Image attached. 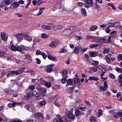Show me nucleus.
I'll return each instance as SVG.
<instances>
[{
  "label": "nucleus",
  "instance_id": "f257e3e1",
  "mask_svg": "<svg viewBox=\"0 0 122 122\" xmlns=\"http://www.w3.org/2000/svg\"><path fill=\"white\" fill-rule=\"evenodd\" d=\"M25 33L21 32L17 34H15L14 36L16 37L19 42H20L24 39Z\"/></svg>",
  "mask_w": 122,
  "mask_h": 122
},
{
  "label": "nucleus",
  "instance_id": "f03ea898",
  "mask_svg": "<svg viewBox=\"0 0 122 122\" xmlns=\"http://www.w3.org/2000/svg\"><path fill=\"white\" fill-rule=\"evenodd\" d=\"M25 58L24 59H26L27 60L25 61V63L27 64L30 63L32 61V58L31 56L29 54H26L24 55Z\"/></svg>",
  "mask_w": 122,
  "mask_h": 122
},
{
  "label": "nucleus",
  "instance_id": "7ed1b4c3",
  "mask_svg": "<svg viewBox=\"0 0 122 122\" xmlns=\"http://www.w3.org/2000/svg\"><path fill=\"white\" fill-rule=\"evenodd\" d=\"M19 51L22 54H24L25 52L23 51V50L26 51L29 49V48L24 46L22 45H20L19 46L18 48Z\"/></svg>",
  "mask_w": 122,
  "mask_h": 122
},
{
  "label": "nucleus",
  "instance_id": "20e7f679",
  "mask_svg": "<svg viewBox=\"0 0 122 122\" xmlns=\"http://www.w3.org/2000/svg\"><path fill=\"white\" fill-rule=\"evenodd\" d=\"M23 71L24 70L23 69H20L15 71H11V73L13 74H15L17 75L20 74L21 72H23Z\"/></svg>",
  "mask_w": 122,
  "mask_h": 122
},
{
  "label": "nucleus",
  "instance_id": "39448f33",
  "mask_svg": "<svg viewBox=\"0 0 122 122\" xmlns=\"http://www.w3.org/2000/svg\"><path fill=\"white\" fill-rule=\"evenodd\" d=\"M37 93L36 92V94H35L32 91L31 92H27L25 98L28 100L29 99L30 97L33 95H35L36 94H37Z\"/></svg>",
  "mask_w": 122,
  "mask_h": 122
},
{
  "label": "nucleus",
  "instance_id": "423d86ee",
  "mask_svg": "<svg viewBox=\"0 0 122 122\" xmlns=\"http://www.w3.org/2000/svg\"><path fill=\"white\" fill-rule=\"evenodd\" d=\"M26 108L29 111H32L34 109V106L32 104L27 105L26 106Z\"/></svg>",
  "mask_w": 122,
  "mask_h": 122
},
{
  "label": "nucleus",
  "instance_id": "0eeeda50",
  "mask_svg": "<svg viewBox=\"0 0 122 122\" xmlns=\"http://www.w3.org/2000/svg\"><path fill=\"white\" fill-rule=\"evenodd\" d=\"M32 38L30 36L27 34L25 33L24 39L30 42L32 40Z\"/></svg>",
  "mask_w": 122,
  "mask_h": 122
},
{
  "label": "nucleus",
  "instance_id": "6e6552de",
  "mask_svg": "<svg viewBox=\"0 0 122 122\" xmlns=\"http://www.w3.org/2000/svg\"><path fill=\"white\" fill-rule=\"evenodd\" d=\"M69 113L68 116L69 118L71 119H73L75 117V115L73 114V111L71 110L68 112Z\"/></svg>",
  "mask_w": 122,
  "mask_h": 122
},
{
  "label": "nucleus",
  "instance_id": "1a4fd4ad",
  "mask_svg": "<svg viewBox=\"0 0 122 122\" xmlns=\"http://www.w3.org/2000/svg\"><path fill=\"white\" fill-rule=\"evenodd\" d=\"M35 117H36L38 118L39 119H40L43 118V116L41 113H37L35 114Z\"/></svg>",
  "mask_w": 122,
  "mask_h": 122
},
{
  "label": "nucleus",
  "instance_id": "9d476101",
  "mask_svg": "<svg viewBox=\"0 0 122 122\" xmlns=\"http://www.w3.org/2000/svg\"><path fill=\"white\" fill-rule=\"evenodd\" d=\"M98 54V53L96 52L91 51L90 52V57H95Z\"/></svg>",
  "mask_w": 122,
  "mask_h": 122
},
{
  "label": "nucleus",
  "instance_id": "9b49d317",
  "mask_svg": "<svg viewBox=\"0 0 122 122\" xmlns=\"http://www.w3.org/2000/svg\"><path fill=\"white\" fill-rule=\"evenodd\" d=\"M48 59L52 61H54L55 60H57L56 57L54 56L53 57L50 55H48Z\"/></svg>",
  "mask_w": 122,
  "mask_h": 122
},
{
  "label": "nucleus",
  "instance_id": "f8f14e48",
  "mask_svg": "<svg viewBox=\"0 0 122 122\" xmlns=\"http://www.w3.org/2000/svg\"><path fill=\"white\" fill-rule=\"evenodd\" d=\"M38 89V90L41 93L43 92H46V90L42 87L36 88Z\"/></svg>",
  "mask_w": 122,
  "mask_h": 122
},
{
  "label": "nucleus",
  "instance_id": "ddd939ff",
  "mask_svg": "<svg viewBox=\"0 0 122 122\" xmlns=\"http://www.w3.org/2000/svg\"><path fill=\"white\" fill-rule=\"evenodd\" d=\"M19 47V46H11L10 48L13 51H19V50H18V47Z\"/></svg>",
  "mask_w": 122,
  "mask_h": 122
},
{
  "label": "nucleus",
  "instance_id": "4468645a",
  "mask_svg": "<svg viewBox=\"0 0 122 122\" xmlns=\"http://www.w3.org/2000/svg\"><path fill=\"white\" fill-rule=\"evenodd\" d=\"M57 44V43L56 41L52 42L50 45V47H54L56 46Z\"/></svg>",
  "mask_w": 122,
  "mask_h": 122
},
{
  "label": "nucleus",
  "instance_id": "2eb2a0df",
  "mask_svg": "<svg viewBox=\"0 0 122 122\" xmlns=\"http://www.w3.org/2000/svg\"><path fill=\"white\" fill-rule=\"evenodd\" d=\"M73 81L71 79H68L67 81L66 86H67L71 85V84H72Z\"/></svg>",
  "mask_w": 122,
  "mask_h": 122
},
{
  "label": "nucleus",
  "instance_id": "dca6fc26",
  "mask_svg": "<svg viewBox=\"0 0 122 122\" xmlns=\"http://www.w3.org/2000/svg\"><path fill=\"white\" fill-rule=\"evenodd\" d=\"M45 9V8L44 7H41L39 9V13L37 14L36 15H39L41 14L42 12V11L44 10Z\"/></svg>",
  "mask_w": 122,
  "mask_h": 122
},
{
  "label": "nucleus",
  "instance_id": "f3484780",
  "mask_svg": "<svg viewBox=\"0 0 122 122\" xmlns=\"http://www.w3.org/2000/svg\"><path fill=\"white\" fill-rule=\"evenodd\" d=\"M4 91L7 94L9 95L11 94L12 92V90L11 89H5Z\"/></svg>",
  "mask_w": 122,
  "mask_h": 122
},
{
  "label": "nucleus",
  "instance_id": "a211bd4d",
  "mask_svg": "<svg viewBox=\"0 0 122 122\" xmlns=\"http://www.w3.org/2000/svg\"><path fill=\"white\" fill-rule=\"evenodd\" d=\"M81 13L83 15L85 16H86L87 13L86 10L84 8H82L81 9Z\"/></svg>",
  "mask_w": 122,
  "mask_h": 122
},
{
  "label": "nucleus",
  "instance_id": "6ab92c4d",
  "mask_svg": "<svg viewBox=\"0 0 122 122\" xmlns=\"http://www.w3.org/2000/svg\"><path fill=\"white\" fill-rule=\"evenodd\" d=\"M109 48H105L103 49L102 52L104 54H107L109 52Z\"/></svg>",
  "mask_w": 122,
  "mask_h": 122
},
{
  "label": "nucleus",
  "instance_id": "aec40b11",
  "mask_svg": "<svg viewBox=\"0 0 122 122\" xmlns=\"http://www.w3.org/2000/svg\"><path fill=\"white\" fill-rule=\"evenodd\" d=\"M121 93L120 92H118L117 94V98H119L118 99L120 100H122V97H121Z\"/></svg>",
  "mask_w": 122,
  "mask_h": 122
},
{
  "label": "nucleus",
  "instance_id": "412c9836",
  "mask_svg": "<svg viewBox=\"0 0 122 122\" xmlns=\"http://www.w3.org/2000/svg\"><path fill=\"white\" fill-rule=\"evenodd\" d=\"M97 28V26L96 25L92 26L90 28L91 31H92L95 30Z\"/></svg>",
  "mask_w": 122,
  "mask_h": 122
},
{
  "label": "nucleus",
  "instance_id": "4be33fe9",
  "mask_svg": "<svg viewBox=\"0 0 122 122\" xmlns=\"http://www.w3.org/2000/svg\"><path fill=\"white\" fill-rule=\"evenodd\" d=\"M6 55L5 52L3 51H0V56L2 57L3 56H6Z\"/></svg>",
  "mask_w": 122,
  "mask_h": 122
},
{
  "label": "nucleus",
  "instance_id": "5701e85b",
  "mask_svg": "<svg viewBox=\"0 0 122 122\" xmlns=\"http://www.w3.org/2000/svg\"><path fill=\"white\" fill-rule=\"evenodd\" d=\"M42 28L46 30H50L51 29V27L50 26H47L46 25H43L42 26Z\"/></svg>",
  "mask_w": 122,
  "mask_h": 122
},
{
  "label": "nucleus",
  "instance_id": "b1692460",
  "mask_svg": "<svg viewBox=\"0 0 122 122\" xmlns=\"http://www.w3.org/2000/svg\"><path fill=\"white\" fill-rule=\"evenodd\" d=\"M98 78L94 76L89 77V80L91 81L92 80H93L95 81H97L98 80Z\"/></svg>",
  "mask_w": 122,
  "mask_h": 122
},
{
  "label": "nucleus",
  "instance_id": "393cba45",
  "mask_svg": "<svg viewBox=\"0 0 122 122\" xmlns=\"http://www.w3.org/2000/svg\"><path fill=\"white\" fill-rule=\"evenodd\" d=\"M79 50L78 48L77 47H75L74 49V52L76 54H78L79 53Z\"/></svg>",
  "mask_w": 122,
  "mask_h": 122
},
{
  "label": "nucleus",
  "instance_id": "a878e982",
  "mask_svg": "<svg viewBox=\"0 0 122 122\" xmlns=\"http://www.w3.org/2000/svg\"><path fill=\"white\" fill-rule=\"evenodd\" d=\"M99 45L97 44H90L89 46L90 48H93L94 47H96L99 46Z\"/></svg>",
  "mask_w": 122,
  "mask_h": 122
},
{
  "label": "nucleus",
  "instance_id": "bb28decb",
  "mask_svg": "<svg viewBox=\"0 0 122 122\" xmlns=\"http://www.w3.org/2000/svg\"><path fill=\"white\" fill-rule=\"evenodd\" d=\"M53 70V69L51 67H48V68H47L46 70V71L48 73H50L51 71H52Z\"/></svg>",
  "mask_w": 122,
  "mask_h": 122
},
{
  "label": "nucleus",
  "instance_id": "cd10ccee",
  "mask_svg": "<svg viewBox=\"0 0 122 122\" xmlns=\"http://www.w3.org/2000/svg\"><path fill=\"white\" fill-rule=\"evenodd\" d=\"M45 85L47 87H49L51 86V83L47 81L45 82Z\"/></svg>",
  "mask_w": 122,
  "mask_h": 122
},
{
  "label": "nucleus",
  "instance_id": "c85d7f7f",
  "mask_svg": "<svg viewBox=\"0 0 122 122\" xmlns=\"http://www.w3.org/2000/svg\"><path fill=\"white\" fill-rule=\"evenodd\" d=\"M75 113L76 116H79L81 113L78 110H75Z\"/></svg>",
  "mask_w": 122,
  "mask_h": 122
},
{
  "label": "nucleus",
  "instance_id": "c756f323",
  "mask_svg": "<svg viewBox=\"0 0 122 122\" xmlns=\"http://www.w3.org/2000/svg\"><path fill=\"white\" fill-rule=\"evenodd\" d=\"M103 112V111L101 109L99 110L98 112V116L100 117L101 116Z\"/></svg>",
  "mask_w": 122,
  "mask_h": 122
},
{
  "label": "nucleus",
  "instance_id": "7c9ffc66",
  "mask_svg": "<svg viewBox=\"0 0 122 122\" xmlns=\"http://www.w3.org/2000/svg\"><path fill=\"white\" fill-rule=\"evenodd\" d=\"M107 89L104 87L100 86L99 87L100 90L102 91H104L106 90Z\"/></svg>",
  "mask_w": 122,
  "mask_h": 122
},
{
  "label": "nucleus",
  "instance_id": "2f4dec72",
  "mask_svg": "<svg viewBox=\"0 0 122 122\" xmlns=\"http://www.w3.org/2000/svg\"><path fill=\"white\" fill-rule=\"evenodd\" d=\"M115 69L116 71L118 72L121 73L122 72V68L116 67Z\"/></svg>",
  "mask_w": 122,
  "mask_h": 122
},
{
  "label": "nucleus",
  "instance_id": "473e14b6",
  "mask_svg": "<svg viewBox=\"0 0 122 122\" xmlns=\"http://www.w3.org/2000/svg\"><path fill=\"white\" fill-rule=\"evenodd\" d=\"M105 59L107 62L108 63H111L110 59L107 55L105 57Z\"/></svg>",
  "mask_w": 122,
  "mask_h": 122
},
{
  "label": "nucleus",
  "instance_id": "72a5a7b5",
  "mask_svg": "<svg viewBox=\"0 0 122 122\" xmlns=\"http://www.w3.org/2000/svg\"><path fill=\"white\" fill-rule=\"evenodd\" d=\"M41 36L42 38H47L49 36L48 35H46L45 33L42 34L41 35Z\"/></svg>",
  "mask_w": 122,
  "mask_h": 122
},
{
  "label": "nucleus",
  "instance_id": "f704fd0d",
  "mask_svg": "<svg viewBox=\"0 0 122 122\" xmlns=\"http://www.w3.org/2000/svg\"><path fill=\"white\" fill-rule=\"evenodd\" d=\"M93 0H86V3L88 4H91L93 3Z\"/></svg>",
  "mask_w": 122,
  "mask_h": 122
},
{
  "label": "nucleus",
  "instance_id": "c9c22d12",
  "mask_svg": "<svg viewBox=\"0 0 122 122\" xmlns=\"http://www.w3.org/2000/svg\"><path fill=\"white\" fill-rule=\"evenodd\" d=\"M119 79H118L119 82H122V73L119 76Z\"/></svg>",
  "mask_w": 122,
  "mask_h": 122
},
{
  "label": "nucleus",
  "instance_id": "e433bc0d",
  "mask_svg": "<svg viewBox=\"0 0 122 122\" xmlns=\"http://www.w3.org/2000/svg\"><path fill=\"white\" fill-rule=\"evenodd\" d=\"M90 69L91 70L94 72L97 71L98 70L97 68V67H90Z\"/></svg>",
  "mask_w": 122,
  "mask_h": 122
},
{
  "label": "nucleus",
  "instance_id": "4c0bfd02",
  "mask_svg": "<svg viewBox=\"0 0 122 122\" xmlns=\"http://www.w3.org/2000/svg\"><path fill=\"white\" fill-rule=\"evenodd\" d=\"M31 2L30 0H29L27 1V3L26 5L25 6V8L26 9L28 8L29 7V6L30 4V3Z\"/></svg>",
  "mask_w": 122,
  "mask_h": 122
},
{
  "label": "nucleus",
  "instance_id": "58836bf2",
  "mask_svg": "<svg viewBox=\"0 0 122 122\" xmlns=\"http://www.w3.org/2000/svg\"><path fill=\"white\" fill-rule=\"evenodd\" d=\"M107 25H108L109 27H112L114 26V23H108L107 24Z\"/></svg>",
  "mask_w": 122,
  "mask_h": 122
},
{
  "label": "nucleus",
  "instance_id": "ea45409f",
  "mask_svg": "<svg viewBox=\"0 0 122 122\" xmlns=\"http://www.w3.org/2000/svg\"><path fill=\"white\" fill-rule=\"evenodd\" d=\"M90 121L91 122H94L95 121V119L94 117L91 116L90 117Z\"/></svg>",
  "mask_w": 122,
  "mask_h": 122
},
{
  "label": "nucleus",
  "instance_id": "a19ab883",
  "mask_svg": "<svg viewBox=\"0 0 122 122\" xmlns=\"http://www.w3.org/2000/svg\"><path fill=\"white\" fill-rule=\"evenodd\" d=\"M67 51V50L65 49H62L60 51V52L61 53H63L64 52H66Z\"/></svg>",
  "mask_w": 122,
  "mask_h": 122
},
{
  "label": "nucleus",
  "instance_id": "79ce46f5",
  "mask_svg": "<svg viewBox=\"0 0 122 122\" xmlns=\"http://www.w3.org/2000/svg\"><path fill=\"white\" fill-rule=\"evenodd\" d=\"M86 38L87 39H92L93 38L96 39V37H93L91 36H86Z\"/></svg>",
  "mask_w": 122,
  "mask_h": 122
},
{
  "label": "nucleus",
  "instance_id": "37998d69",
  "mask_svg": "<svg viewBox=\"0 0 122 122\" xmlns=\"http://www.w3.org/2000/svg\"><path fill=\"white\" fill-rule=\"evenodd\" d=\"M4 1L5 4L6 5H8L10 4V0H4Z\"/></svg>",
  "mask_w": 122,
  "mask_h": 122
},
{
  "label": "nucleus",
  "instance_id": "c03bdc74",
  "mask_svg": "<svg viewBox=\"0 0 122 122\" xmlns=\"http://www.w3.org/2000/svg\"><path fill=\"white\" fill-rule=\"evenodd\" d=\"M39 103L41 106H42L43 105H45L46 103V102L45 101H42L40 102H39Z\"/></svg>",
  "mask_w": 122,
  "mask_h": 122
},
{
  "label": "nucleus",
  "instance_id": "a18cd8bd",
  "mask_svg": "<svg viewBox=\"0 0 122 122\" xmlns=\"http://www.w3.org/2000/svg\"><path fill=\"white\" fill-rule=\"evenodd\" d=\"M29 89L31 90H33L35 88V86L33 85H31L29 86Z\"/></svg>",
  "mask_w": 122,
  "mask_h": 122
},
{
  "label": "nucleus",
  "instance_id": "49530a36",
  "mask_svg": "<svg viewBox=\"0 0 122 122\" xmlns=\"http://www.w3.org/2000/svg\"><path fill=\"white\" fill-rule=\"evenodd\" d=\"M114 24V26L117 27L120 24L119 22L117 21L113 23Z\"/></svg>",
  "mask_w": 122,
  "mask_h": 122
},
{
  "label": "nucleus",
  "instance_id": "de8ad7c7",
  "mask_svg": "<svg viewBox=\"0 0 122 122\" xmlns=\"http://www.w3.org/2000/svg\"><path fill=\"white\" fill-rule=\"evenodd\" d=\"M87 48H81V52L82 53L86 51Z\"/></svg>",
  "mask_w": 122,
  "mask_h": 122
},
{
  "label": "nucleus",
  "instance_id": "09e8293b",
  "mask_svg": "<svg viewBox=\"0 0 122 122\" xmlns=\"http://www.w3.org/2000/svg\"><path fill=\"white\" fill-rule=\"evenodd\" d=\"M99 62L97 61H93L92 64L94 66H96V65L98 64Z\"/></svg>",
  "mask_w": 122,
  "mask_h": 122
},
{
  "label": "nucleus",
  "instance_id": "8fccbe9b",
  "mask_svg": "<svg viewBox=\"0 0 122 122\" xmlns=\"http://www.w3.org/2000/svg\"><path fill=\"white\" fill-rule=\"evenodd\" d=\"M109 76L111 78L113 79H115V76L112 73H110L109 74Z\"/></svg>",
  "mask_w": 122,
  "mask_h": 122
},
{
  "label": "nucleus",
  "instance_id": "3c124183",
  "mask_svg": "<svg viewBox=\"0 0 122 122\" xmlns=\"http://www.w3.org/2000/svg\"><path fill=\"white\" fill-rule=\"evenodd\" d=\"M103 85L104 87L107 89L108 87V85L107 84V82L106 81H104L103 82Z\"/></svg>",
  "mask_w": 122,
  "mask_h": 122
},
{
  "label": "nucleus",
  "instance_id": "603ef678",
  "mask_svg": "<svg viewBox=\"0 0 122 122\" xmlns=\"http://www.w3.org/2000/svg\"><path fill=\"white\" fill-rule=\"evenodd\" d=\"M77 5L79 7H82L84 5V4L83 3L79 2H77Z\"/></svg>",
  "mask_w": 122,
  "mask_h": 122
},
{
  "label": "nucleus",
  "instance_id": "864d4df0",
  "mask_svg": "<svg viewBox=\"0 0 122 122\" xmlns=\"http://www.w3.org/2000/svg\"><path fill=\"white\" fill-rule=\"evenodd\" d=\"M19 4L17 2H16L14 3L13 6L15 8L17 7L19 5Z\"/></svg>",
  "mask_w": 122,
  "mask_h": 122
},
{
  "label": "nucleus",
  "instance_id": "5fc2aeb1",
  "mask_svg": "<svg viewBox=\"0 0 122 122\" xmlns=\"http://www.w3.org/2000/svg\"><path fill=\"white\" fill-rule=\"evenodd\" d=\"M62 73L64 75H65L68 72L66 70H63L62 71Z\"/></svg>",
  "mask_w": 122,
  "mask_h": 122
},
{
  "label": "nucleus",
  "instance_id": "6e6d98bb",
  "mask_svg": "<svg viewBox=\"0 0 122 122\" xmlns=\"http://www.w3.org/2000/svg\"><path fill=\"white\" fill-rule=\"evenodd\" d=\"M62 28V25H56V30H59V29H61Z\"/></svg>",
  "mask_w": 122,
  "mask_h": 122
},
{
  "label": "nucleus",
  "instance_id": "4d7b16f0",
  "mask_svg": "<svg viewBox=\"0 0 122 122\" xmlns=\"http://www.w3.org/2000/svg\"><path fill=\"white\" fill-rule=\"evenodd\" d=\"M54 104L56 106L58 107L60 106V104L58 103L57 101H55L54 102Z\"/></svg>",
  "mask_w": 122,
  "mask_h": 122
},
{
  "label": "nucleus",
  "instance_id": "13d9d810",
  "mask_svg": "<svg viewBox=\"0 0 122 122\" xmlns=\"http://www.w3.org/2000/svg\"><path fill=\"white\" fill-rule=\"evenodd\" d=\"M41 55L42 56L43 58L44 59H46L47 57V55H46L43 52H42Z\"/></svg>",
  "mask_w": 122,
  "mask_h": 122
},
{
  "label": "nucleus",
  "instance_id": "bf43d9fd",
  "mask_svg": "<svg viewBox=\"0 0 122 122\" xmlns=\"http://www.w3.org/2000/svg\"><path fill=\"white\" fill-rule=\"evenodd\" d=\"M57 119H58L59 122H63V121L62 120L61 117L60 116H58V117H57Z\"/></svg>",
  "mask_w": 122,
  "mask_h": 122
},
{
  "label": "nucleus",
  "instance_id": "052dcab7",
  "mask_svg": "<svg viewBox=\"0 0 122 122\" xmlns=\"http://www.w3.org/2000/svg\"><path fill=\"white\" fill-rule=\"evenodd\" d=\"M5 36V34L4 32H2L1 33V37L2 38H4Z\"/></svg>",
  "mask_w": 122,
  "mask_h": 122
},
{
  "label": "nucleus",
  "instance_id": "680f3d73",
  "mask_svg": "<svg viewBox=\"0 0 122 122\" xmlns=\"http://www.w3.org/2000/svg\"><path fill=\"white\" fill-rule=\"evenodd\" d=\"M36 54L37 55H41L42 52L39 50H37L36 51Z\"/></svg>",
  "mask_w": 122,
  "mask_h": 122
},
{
  "label": "nucleus",
  "instance_id": "e2e57ef3",
  "mask_svg": "<svg viewBox=\"0 0 122 122\" xmlns=\"http://www.w3.org/2000/svg\"><path fill=\"white\" fill-rule=\"evenodd\" d=\"M51 25H51V26H51V27L52 28V29L54 30H56V25H53L52 24Z\"/></svg>",
  "mask_w": 122,
  "mask_h": 122
},
{
  "label": "nucleus",
  "instance_id": "0e129e2a",
  "mask_svg": "<svg viewBox=\"0 0 122 122\" xmlns=\"http://www.w3.org/2000/svg\"><path fill=\"white\" fill-rule=\"evenodd\" d=\"M105 31L107 33H109L111 31V30L109 29V27H107L106 28Z\"/></svg>",
  "mask_w": 122,
  "mask_h": 122
},
{
  "label": "nucleus",
  "instance_id": "69168bd1",
  "mask_svg": "<svg viewBox=\"0 0 122 122\" xmlns=\"http://www.w3.org/2000/svg\"><path fill=\"white\" fill-rule=\"evenodd\" d=\"M66 81V79L65 78H63L62 79L61 82L63 83H65Z\"/></svg>",
  "mask_w": 122,
  "mask_h": 122
},
{
  "label": "nucleus",
  "instance_id": "338daca9",
  "mask_svg": "<svg viewBox=\"0 0 122 122\" xmlns=\"http://www.w3.org/2000/svg\"><path fill=\"white\" fill-rule=\"evenodd\" d=\"M18 3L21 4H24V1L23 0H20L18 1Z\"/></svg>",
  "mask_w": 122,
  "mask_h": 122
},
{
  "label": "nucleus",
  "instance_id": "774afa93",
  "mask_svg": "<svg viewBox=\"0 0 122 122\" xmlns=\"http://www.w3.org/2000/svg\"><path fill=\"white\" fill-rule=\"evenodd\" d=\"M117 114L119 117H121L122 116V112H117Z\"/></svg>",
  "mask_w": 122,
  "mask_h": 122
}]
</instances>
